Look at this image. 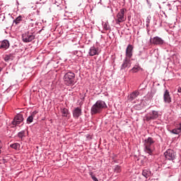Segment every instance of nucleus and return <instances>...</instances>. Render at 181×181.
Returning a JSON list of instances; mask_svg holds the SVG:
<instances>
[{
  "instance_id": "1",
  "label": "nucleus",
  "mask_w": 181,
  "mask_h": 181,
  "mask_svg": "<svg viewBox=\"0 0 181 181\" xmlns=\"http://www.w3.org/2000/svg\"><path fill=\"white\" fill-rule=\"evenodd\" d=\"M104 108H107V105L105 102L103 100H98L91 107L90 112L92 115L94 114H100L104 110Z\"/></svg>"
},
{
  "instance_id": "2",
  "label": "nucleus",
  "mask_w": 181,
  "mask_h": 181,
  "mask_svg": "<svg viewBox=\"0 0 181 181\" xmlns=\"http://www.w3.org/2000/svg\"><path fill=\"white\" fill-rule=\"evenodd\" d=\"M153 144H155V141H153V139L151 137H148L144 140V152H146V153H148V155L153 153V151H155Z\"/></svg>"
},
{
  "instance_id": "3",
  "label": "nucleus",
  "mask_w": 181,
  "mask_h": 181,
  "mask_svg": "<svg viewBox=\"0 0 181 181\" xmlns=\"http://www.w3.org/2000/svg\"><path fill=\"white\" fill-rule=\"evenodd\" d=\"M76 78V74L73 72H68L64 76V81L66 86H71L74 84V81Z\"/></svg>"
},
{
  "instance_id": "4",
  "label": "nucleus",
  "mask_w": 181,
  "mask_h": 181,
  "mask_svg": "<svg viewBox=\"0 0 181 181\" xmlns=\"http://www.w3.org/2000/svg\"><path fill=\"white\" fill-rule=\"evenodd\" d=\"M127 10L125 8H122L120 11L117 15V23H122V22H124L127 20V17H125V11Z\"/></svg>"
},
{
  "instance_id": "5",
  "label": "nucleus",
  "mask_w": 181,
  "mask_h": 181,
  "mask_svg": "<svg viewBox=\"0 0 181 181\" xmlns=\"http://www.w3.org/2000/svg\"><path fill=\"white\" fill-rule=\"evenodd\" d=\"M164 156L165 159L168 160H175L176 158V153L172 149H168L165 153Z\"/></svg>"
},
{
  "instance_id": "6",
  "label": "nucleus",
  "mask_w": 181,
  "mask_h": 181,
  "mask_svg": "<svg viewBox=\"0 0 181 181\" xmlns=\"http://www.w3.org/2000/svg\"><path fill=\"white\" fill-rule=\"evenodd\" d=\"M23 41L25 42V43H29V42H32V40H34L35 35L33 34L27 32L22 35Z\"/></svg>"
},
{
  "instance_id": "7",
  "label": "nucleus",
  "mask_w": 181,
  "mask_h": 181,
  "mask_svg": "<svg viewBox=\"0 0 181 181\" xmlns=\"http://www.w3.org/2000/svg\"><path fill=\"white\" fill-rule=\"evenodd\" d=\"M158 117H159L158 112L153 110L152 112H151L150 113H148L145 116V119H146V121L149 122V121H151V119H156Z\"/></svg>"
},
{
  "instance_id": "8",
  "label": "nucleus",
  "mask_w": 181,
  "mask_h": 181,
  "mask_svg": "<svg viewBox=\"0 0 181 181\" xmlns=\"http://www.w3.org/2000/svg\"><path fill=\"white\" fill-rule=\"evenodd\" d=\"M23 122V115H22L21 114H18L17 115L13 120L12 121V125H13L14 127H16V125H19V124H21V122Z\"/></svg>"
},
{
  "instance_id": "9",
  "label": "nucleus",
  "mask_w": 181,
  "mask_h": 181,
  "mask_svg": "<svg viewBox=\"0 0 181 181\" xmlns=\"http://www.w3.org/2000/svg\"><path fill=\"white\" fill-rule=\"evenodd\" d=\"M150 42L152 45H163V43H165V41L162 38H160L158 36L154 37L153 38H151L150 40Z\"/></svg>"
},
{
  "instance_id": "10",
  "label": "nucleus",
  "mask_w": 181,
  "mask_h": 181,
  "mask_svg": "<svg viewBox=\"0 0 181 181\" xmlns=\"http://www.w3.org/2000/svg\"><path fill=\"white\" fill-rule=\"evenodd\" d=\"M163 101L165 104H170L172 103V98H170V94L168 90H165L163 93Z\"/></svg>"
},
{
  "instance_id": "11",
  "label": "nucleus",
  "mask_w": 181,
  "mask_h": 181,
  "mask_svg": "<svg viewBox=\"0 0 181 181\" xmlns=\"http://www.w3.org/2000/svg\"><path fill=\"white\" fill-rule=\"evenodd\" d=\"M133 52H134V47L131 45H129L126 49V58L131 59V57H132Z\"/></svg>"
},
{
  "instance_id": "12",
  "label": "nucleus",
  "mask_w": 181,
  "mask_h": 181,
  "mask_svg": "<svg viewBox=\"0 0 181 181\" xmlns=\"http://www.w3.org/2000/svg\"><path fill=\"white\" fill-rule=\"evenodd\" d=\"M81 108L80 107H76L73 111V117L76 119H78V117H81Z\"/></svg>"
},
{
  "instance_id": "13",
  "label": "nucleus",
  "mask_w": 181,
  "mask_h": 181,
  "mask_svg": "<svg viewBox=\"0 0 181 181\" xmlns=\"http://www.w3.org/2000/svg\"><path fill=\"white\" fill-rule=\"evenodd\" d=\"M129 62L130 60L129 58H125L122 64L121 70H124V69H127V67H131V63H129Z\"/></svg>"
},
{
  "instance_id": "14",
  "label": "nucleus",
  "mask_w": 181,
  "mask_h": 181,
  "mask_svg": "<svg viewBox=\"0 0 181 181\" xmlns=\"http://www.w3.org/2000/svg\"><path fill=\"white\" fill-rule=\"evenodd\" d=\"M36 114H37V111H34L31 113V115L27 118V124H31V122H33V119L36 116Z\"/></svg>"
},
{
  "instance_id": "15",
  "label": "nucleus",
  "mask_w": 181,
  "mask_h": 181,
  "mask_svg": "<svg viewBox=\"0 0 181 181\" xmlns=\"http://www.w3.org/2000/svg\"><path fill=\"white\" fill-rule=\"evenodd\" d=\"M88 53L90 56H95V54H98V48H95V47H91Z\"/></svg>"
},
{
  "instance_id": "16",
  "label": "nucleus",
  "mask_w": 181,
  "mask_h": 181,
  "mask_svg": "<svg viewBox=\"0 0 181 181\" xmlns=\"http://www.w3.org/2000/svg\"><path fill=\"white\" fill-rule=\"evenodd\" d=\"M171 134H174L175 135H180L181 134V123L179 124V127L176 129H173L170 131Z\"/></svg>"
},
{
  "instance_id": "17",
  "label": "nucleus",
  "mask_w": 181,
  "mask_h": 181,
  "mask_svg": "<svg viewBox=\"0 0 181 181\" xmlns=\"http://www.w3.org/2000/svg\"><path fill=\"white\" fill-rule=\"evenodd\" d=\"M138 95H139V92L135 91L130 94L129 96H128V98L129 100H130L131 101H134V100H135V98H136Z\"/></svg>"
},
{
  "instance_id": "18",
  "label": "nucleus",
  "mask_w": 181,
  "mask_h": 181,
  "mask_svg": "<svg viewBox=\"0 0 181 181\" xmlns=\"http://www.w3.org/2000/svg\"><path fill=\"white\" fill-rule=\"evenodd\" d=\"M9 47V41L5 40L1 42L0 49H8Z\"/></svg>"
},
{
  "instance_id": "19",
  "label": "nucleus",
  "mask_w": 181,
  "mask_h": 181,
  "mask_svg": "<svg viewBox=\"0 0 181 181\" xmlns=\"http://www.w3.org/2000/svg\"><path fill=\"white\" fill-rule=\"evenodd\" d=\"M142 175L146 177V179H148V177H149V176H151V172L149 170L146 169V170H144L142 172Z\"/></svg>"
},
{
  "instance_id": "20",
  "label": "nucleus",
  "mask_w": 181,
  "mask_h": 181,
  "mask_svg": "<svg viewBox=\"0 0 181 181\" xmlns=\"http://www.w3.org/2000/svg\"><path fill=\"white\" fill-rule=\"evenodd\" d=\"M61 112L62 114V117H68L69 115V110L66 108L62 109Z\"/></svg>"
},
{
  "instance_id": "21",
  "label": "nucleus",
  "mask_w": 181,
  "mask_h": 181,
  "mask_svg": "<svg viewBox=\"0 0 181 181\" xmlns=\"http://www.w3.org/2000/svg\"><path fill=\"white\" fill-rule=\"evenodd\" d=\"M22 19H23L22 16H19L18 17H17V18L13 21V23H16V25H18V23H21Z\"/></svg>"
},
{
  "instance_id": "22",
  "label": "nucleus",
  "mask_w": 181,
  "mask_h": 181,
  "mask_svg": "<svg viewBox=\"0 0 181 181\" xmlns=\"http://www.w3.org/2000/svg\"><path fill=\"white\" fill-rule=\"evenodd\" d=\"M10 146L13 149H19V148H21V144H19V143H14L13 144H11Z\"/></svg>"
},
{
  "instance_id": "23",
  "label": "nucleus",
  "mask_w": 181,
  "mask_h": 181,
  "mask_svg": "<svg viewBox=\"0 0 181 181\" xmlns=\"http://www.w3.org/2000/svg\"><path fill=\"white\" fill-rule=\"evenodd\" d=\"M139 66H134V67H133L131 70H130V71H132V73H138V71H139Z\"/></svg>"
},
{
  "instance_id": "24",
  "label": "nucleus",
  "mask_w": 181,
  "mask_h": 181,
  "mask_svg": "<svg viewBox=\"0 0 181 181\" xmlns=\"http://www.w3.org/2000/svg\"><path fill=\"white\" fill-rule=\"evenodd\" d=\"M18 138H21V139H22L23 138H24L25 136V131H21L18 134Z\"/></svg>"
},
{
  "instance_id": "25",
  "label": "nucleus",
  "mask_w": 181,
  "mask_h": 181,
  "mask_svg": "<svg viewBox=\"0 0 181 181\" xmlns=\"http://www.w3.org/2000/svg\"><path fill=\"white\" fill-rule=\"evenodd\" d=\"M103 28L105 29V30H110V29L111 28L110 27V24L105 23L104 25H103Z\"/></svg>"
},
{
  "instance_id": "26",
  "label": "nucleus",
  "mask_w": 181,
  "mask_h": 181,
  "mask_svg": "<svg viewBox=\"0 0 181 181\" xmlns=\"http://www.w3.org/2000/svg\"><path fill=\"white\" fill-rule=\"evenodd\" d=\"M11 57H12V54L6 55L4 57L5 62H9V60H11Z\"/></svg>"
},
{
  "instance_id": "27",
  "label": "nucleus",
  "mask_w": 181,
  "mask_h": 181,
  "mask_svg": "<svg viewBox=\"0 0 181 181\" xmlns=\"http://www.w3.org/2000/svg\"><path fill=\"white\" fill-rule=\"evenodd\" d=\"M115 172H116L117 173H119V172H121V167L117 165V166L115 168Z\"/></svg>"
},
{
  "instance_id": "28",
  "label": "nucleus",
  "mask_w": 181,
  "mask_h": 181,
  "mask_svg": "<svg viewBox=\"0 0 181 181\" xmlns=\"http://www.w3.org/2000/svg\"><path fill=\"white\" fill-rule=\"evenodd\" d=\"M90 176L91 177L92 180L94 181H98V179L97 177H95L94 175H93V173H90Z\"/></svg>"
},
{
  "instance_id": "29",
  "label": "nucleus",
  "mask_w": 181,
  "mask_h": 181,
  "mask_svg": "<svg viewBox=\"0 0 181 181\" xmlns=\"http://www.w3.org/2000/svg\"><path fill=\"white\" fill-rule=\"evenodd\" d=\"M146 26H149V23H151V16H148L146 18Z\"/></svg>"
},
{
  "instance_id": "30",
  "label": "nucleus",
  "mask_w": 181,
  "mask_h": 181,
  "mask_svg": "<svg viewBox=\"0 0 181 181\" xmlns=\"http://www.w3.org/2000/svg\"><path fill=\"white\" fill-rule=\"evenodd\" d=\"M1 149H2V142L0 141V153L2 152V150Z\"/></svg>"
},
{
  "instance_id": "31",
  "label": "nucleus",
  "mask_w": 181,
  "mask_h": 181,
  "mask_svg": "<svg viewBox=\"0 0 181 181\" xmlns=\"http://www.w3.org/2000/svg\"><path fill=\"white\" fill-rule=\"evenodd\" d=\"M178 93H181V88H178Z\"/></svg>"
},
{
  "instance_id": "32",
  "label": "nucleus",
  "mask_w": 181,
  "mask_h": 181,
  "mask_svg": "<svg viewBox=\"0 0 181 181\" xmlns=\"http://www.w3.org/2000/svg\"><path fill=\"white\" fill-rule=\"evenodd\" d=\"M2 71V68L0 67V73Z\"/></svg>"
}]
</instances>
